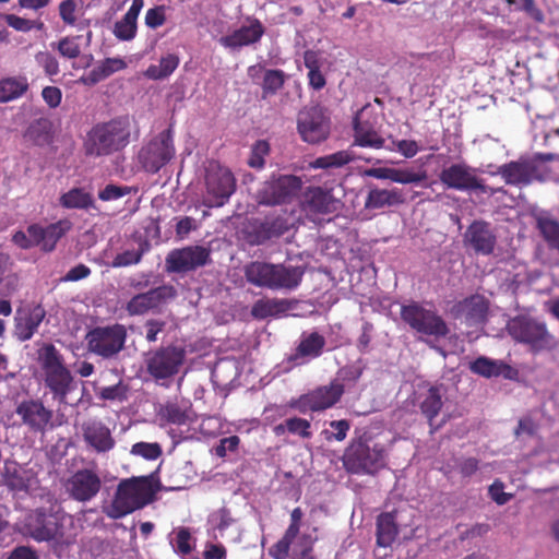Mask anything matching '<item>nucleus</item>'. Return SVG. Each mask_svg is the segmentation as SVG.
Instances as JSON below:
<instances>
[{
    "mask_svg": "<svg viewBox=\"0 0 559 559\" xmlns=\"http://www.w3.org/2000/svg\"><path fill=\"white\" fill-rule=\"evenodd\" d=\"M160 420L173 425H186L192 419L191 404L185 400H171L163 404L157 413Z\"/></svg>",
    "mask_w": 559,
    "mask_h": 559,
    "instance_id": "obj_27",
    "label": "nucleus"
},
{
    "mask_svg": "<svg viewBox=\"0 0 559 559\" xmlns=\"http://www.w3.org/2000/svg\"><path fill=\"white\" fill-rule=\"evenodd\" d=\"M542 159H544L543 155L521 156L516 160L501 165L497 174L510 186L520 187L528 186L534 181L543 182L547 179L549 170L540 163ZM545 159H549V156Z\"/></svg>",
    "mask_w": 559,
    "mask_h": 559,
    "instance_id": "obj_9",
    "label": "nucleus"
},
{
    "mask_svg": "<svg viewBox=\"0 0 559 559\" xmlns=\"http://www.w3.org/2000/svg\"><path fill=\"white\" fill-rule=\"evenodd\" d=\"M144 251L145 250L143 248H140L139 250H126L121 253H118L114 258V260L111 262V266L112 267H126V266L138 264L142 260Z\"/></svg>",
    "mask_w": 559,
    "mask_h": 559,
    "instance_id": "obj_55",
    "label": "nucleus"
},
{
    "mask_svg": "<svg viewBox=\"0 0 559 559\" xmlns=\"http://www.w3.org/2000/svg\"><path fill=\"white\" fill-rule=\"evenodd\" d=\"M456 313L464 317L465 321L472 325L481 322L488 311V302L480 295H473L457 302L455 306Z\"/></svg>",
    "mask_w": 559,
    "mask_h": 559,
    "instance_id": "obj_29",
    "label": "nucleus"
},
{
    "mask_svg": "<svg viewBox=\"0 0 559 559\" xmlns=\"http://www.w3.org/2000/svg\"><path fill=\"white\" fill-rule=\"evenodd\" d=\"M126 66V62L120 58H106L90 71L87 80L90 83L96 84L110 76L112 73L124 69Z\"/></svg>",
    "mask_w": 559,
    "mask_h": 559,
    "instance_id": "obj_45",
    "label": "nucleus"
},
{
    "mask_svg": "<svg viewBox=\"0 0 559 559\" xmlns=\"http://www.w3.org/2000/svg\"><path fill=\"white\" fill-rule=\"evenodd\" d=\"M289 228L290 223L283 215L266 217L264 221L251 225L247 239L250 245H263L272 238L283 236Z\"/></svg>",
    "mask_w": 559,
    "mask_h": 559,
    "instance_id": "obj_22",
    "label": "nucleus"
},
{
    "mask_svg": "<svg viewBox=\"0 0 559 559\" xmlns=\"http://www.w3.org/2000/svg\"><path fill=\"white\" fill-rule=\"evenodd\" d=\"M179 61L177 55L168 53L160 58L159 64H151L145 71V76L151 80H163L178 68Z\"/></svg>",
    "mask_w": 559,
    "mask_h": 559,
    "instance_id": "obj_46",
    "label": "nucleus"
},
{
    "mask_svg": "<svg viewBox=\"0 0 559 559\" xmlns=\"http://www.w3.org/2000/svg\"><path fill=\"white\" fill-rule=\"evenodd\" d=\"M2 477L8 488L16 492H27L35 488L38 483L33 468H28L13 459L4 461Z\"/></svg>",
    "mask_w": 559,
    "mask_h": 559,
    "instance_id": "obj_21",
    "label": "nucleus"
},
{
    "mask_svg": "<svg viewBox=\"0 0 559 559\" xmlns=\"http://www.w3.org/2000/svg\"><path fill=\"white\" fill-rule=\"evenodd\" d=\"M76 3L74 0H64L59 4V15L64 24L73 26L75 17Z\"/></svg>",
    "mask_w": 559,
    "mask_h": 559,
    "instance_id": "obj_62",
    "label": "nucleus"
},
{
    "mask_svg": "<svg viewBox=\"0 0 559 559\" xmlns=\"http://www.w3.org/2000/svg\"><path fill=\"white\" fill-rule=\"evenodd\" d=\"M58 50L61 56L75 59L81 53L80 45L76 43L75 38L64 37L60 39L58 44Z\"/></svg>",
    "mask_w": 559,
    "mask_h": 559,
    "instance_id": "obj_60",
    "label": "nucleus"
},
{
    "mask_svg": "<svg viewBox=\"0 0 559 559\" xmlns=\"http://www.w3.org/2000/svg\"><path fill=\"white\" fill-rule=\"evenodd\" d=\"M83 440L93 450L106 453L114 449L115 439L110 429L98 419H88L81 426Z\"/></svg>",
    "mask_w": 559,
    "mask_h": 559,
    "instance_id": "obj_23",
    "label": "nucleus"
},
{
    "mask_svg": "<svg viewBox=\"0 0 559 559\" xmlns=\"http://www.w3.org/2000/svg\"><path fill=\"white\" fill-rule=\"evenodd\" d=\"M72 228V223L64 218L45 227L44 251L50 252L57 242Z\"/></svg>",
    "mask_w": 559,
    "mask_h": 559,
    "instance_id": "obj_47",
    "label": "nucleus"
},
{
    "mask_svg": "<svg viewBox=\"0 0 559 559\" xmlns=\"http://www.w3.org/2000/svg\"><path fill=\"white\" fill-rule=\"evenodd\" d=\"M46 311L43 306L33 307L25 316L15 319V335L22 341H28L36 333L38 326L45 319Z\"/></svg>",
    "mask_w": 559,
    "mask_h": 559,
    "instance_id": "obj_31",
    "label": "nucleus"
},
{
    "mask_svg": "<svg viewBox=\"0 0 559 559\" xmlns=\"http://www.w3.org/2000/svg\"><path fill=\"white\" fill-rule=\"evenodd\" d=\"M442 388L438 385L430 386L425 394L420 396L419 409L421 414L427 418L429 426L437 429L439 426H435L433 420L442 409Z\"/></svg>",
    "mask_w": 559,
    "mask_h": 559,
    "instance_id": "obj_32",
    "label": "nucleus"
},
{
    "mask_svg": "<svg viewBox=\"0 0 559 559\" xmlns=\"http://www.w3.org/2000/svg\"><path fill=\"white\" fill-rule=\"evenodd\" d=\"M263 72L262 98L266 99L275 95L285 84L286 74L280 69L264 70L261 66H252L248 69L249 76L254 79Z\"/></svg>",
    "mask_w": 559,
    "mask_h": 559,
    "instance_id": "obj_28",
    "label": "nucleus"
},
{
    "mask_svg": "<svg viewBox=\"0 0 559 559\" xmlns=\"http://www.w3.org/2000/svg\"><path fill=\"white\" fill-rule=\"evenodd\" d=\"M439 179L448 189L479 191L481 193L495 192L485 185L484 179L477 176V169L464 162L444 167L439 175Z\"/></svg>",
    "mask_w": 559,
    "mask_h": 559,
    "instance_id": "obj_14",
    "label": "nucleus"
},
{
    "mask_svg": "<svg viewBox=\"0 0 559 559\" xmlns=\"http://www.w3.org/2000/svg\"><path fill=\"white\" fill-rule=\"evenodd\" d=\"M130 192L129 187H121L116 185H107L103 190L99 191L98 198L102 201L117 200Z\"/></svg>",
    "mask_w": 559,
    "mask_h": 559,
    "instance_id": "obj_63",
    "label": "nucleus"
},
{
    "mask_svg": "<svg viewBox=\"0 0 559 559\" xmlns=\"http://www.w3.org/2000/svg\"><path fill=\"white\" fill-rule=\"evenodd\" d=\"M316 542V536H312L309 533H302V535L298 538V542L295 543L290 559H318V557L313 554Z\"/></svg>",
    "mask_w": 559,
    "mask_h": 559,
    "instance_id": "obj_50",
    "label": "nucleus"
},
{
    "mask_svg": "<svg viewBox=\"0 0 559 559\" xmlns=\"http://www.w3.org/2000/svg\"><path fill=\"white\" fill-rule=\"evenodd\" d=\"M28 90L25 76H8L0 80V103H9L22 97Z\"/></svg>",
    "mask_w": 559,
    "mask_h": 559,
    "instance_id": "obj_39",
    "label": "nucleus"
},
{
    "mask_svg": "<svg viewBox=\"0 0 559 559\" xmlns=\"http://www.w3.org/2000/svg\"><path fill=\"white\" fill-rule=\"evenodd\" d=\"M236 190V178L231 170L217 162H211L205 169V195L203 205L221 207Z\"/></svg>",
    "mask_w": 559,
    "mask_h": 559,
    "instance_id": "obj_10",
    "label": "nucleus"
},
{
    "mask_svg": "<svg viewBox=\"0 0 559 559\" xmlns=\"http://www.w3.org/2000/svg\"><path fill=\"white\" fill-rule=\"evenodd\" d=\"M400 314L401 319L419 334L439 340L450 333L444 319L436 310L425 308L419 302L403 305Z\"/></svg>",
    "mask_w": 559,
    "mask_h": 559,
    "instance_id": "obj_8",
    "label": "nucleus"
},
{
    "mask_svg": "<svg viewBox=\"0 0 559 559\" xmlns=\"http://www.w3.org/2000/svg\"><path fill=\"white\" fill-rule=\"evenodd\" d=\"M102 488V479L94 471H76L66 483V491L79 502L91 501Z\"/></svg>",
    "mask_w": 559,
    "mask_h": 559,
    "instance_id": "obj_19",
    "label": "nucleus"
},
{
    "mask_svg": "<svg viewBox=\"0 0 559 559\" xmlns=\"http://www.w3.org/2000/svg\"><path fill=\"white\" fill-rule=\"evenodd\" d=\"M503 368H508V366L485 356L478 357L469 364V370L473 373L485 378L500 376Z\"/></svg>",
    "mask_w": 559,
    "mask_h": 559,
    "instance_id": "obj_48",
    "label": "nucleus"
},
{
    "mask_svg": "<svg viewBox=\"0 0 559 559\" xmlns=\"http://www.w3.org/2000/svg\"><path fill=\"white\" fill-rule=\"evenodd\" d=\"M38 362L44 372V382L59 404H67L73 389V377L64 364L62 354L51 343L43 344L38 350Z\"/></svg>",
    "mask_w": 559,
    "mask_h": 559,
    "instance_id": "obj_4",
    "label": "nucleus"
},
{
    "mask_svg": "<svg viewBox=\"0 0 559 559\" xmlns=\"http://www.w3.org/2000/svg\"><path fill=\"white\" fill-rule=\"evenodd\" d=\"M15 412L22 423L35 432L45 431L53 417V412L47 408L40 400L22 401Z\"/></svg>",
    "mask_w": 559,
    "mask_h": 559,
    "instance_id": "obj_20",
    "label": "nucleus"
},
{
    "mask_svg": "<svg viewBox=\"0 0 559 559\" xmlns=\"http://www.w3.org/2000/svg\"><path fill=\"white\" fill-rule=\"evenodd\" d=\"M539 430L538 421L531 415H524L518 421V426L514 429L515 438L520 439L523 437H535Z\"/></svg>",
    "mask_w": 559,
    "mask_h": 559,
    "instance_id": "obj_53",
    "label": "nucleus"
},
{
    "mask_svg": "<svg viewBox=\"0 0 559 559\" xmlns=\"http://www.w3.org/2000/svg\"><path fill=\"white\" fill-rule=\"evenodd\" d=\"M138 31V20L129 14H124L119 21L115 23L114 35L119 40H132Z\"/></svg>",
    "mask_w": 559,
    "mask_h": 559,
    "instance_id": "obj_49",
    "label": "nucleus"
},
{
    "mask_svg": "<svg viewBox=\"0 0 559 559\" xmlns=\"http://www.w3.org/2000/svg\"><path fill=\"white\" fill-rule=\"evenodd\" d=\"M166 322L160 319H148L144 323L145 340L148 343H155L158 340V334L164 331Z\"/></svg>",
    "mask_w": 559,
    "mask_h": 559,
    "instance_id": "obj_61",
    "label": "nucleus"
},
{
    "mask_svg": "<svg viewBox=\"0 0 559 559\" xmlns=\"http://www.w3.org/2000/svg\"><path fill=\"white\" fill-rule=\"evenodd\" d=\"M24 138L34 145L44 146L51 142V123L47 119L34 120L25 130Z\"/></svg>",
    "mask_w": 559,
    "mask_h": 559,
    "instance_id": "obj_40",
    "label": "nucleus"
},
{
    "mask_svg": "<svg viewBox=\"0 0 559 559\" xmlns=\"http://www.w3.org/2000/svg\"><path fill=\"white\" fill-rule=\"evenodd\" d=\"M302 181L295 175L272 176L258 191V202L274 206L290 203L301 190Z\"/></svg>",
    "mask_w": 559,
    "mask_h": 559,
    "instance_id": "obj_11",
    "label": "nucleus"
},
{
    "mask_svg": "<svg viewBox=\"0 0 559 559\" xmlns=\"http://www.w3.org/2000/svg\"><path fill=\"white\" fill-rule=\"evenodd\" d=\"M508 4H514L518 10L525 12L531 19L537 23H543L545 15L536 5L535 0H506Z\"/></svg>",
    "mask_w": 559,
    "mask_h": 559,
    "instance_id": "obj_54",
    "label": "nucleus"
},
{
    "mask_svg": "<svg viewBox=\"0 0 559 559\" xmlns=\"http://www.w3.org/2000/svg\"><path fill=\"white\" fill-rule=\"evenodd\" d=\"M463 242L466 248L473 249L476 254L490 255L497 246V236L490 223L475 219L466 228Z\"/></svg>",
    "mask_w": 559,
    "mask_h": 559,
    "instance_id": "obj_18",
    "label": "nucleus"
},
{
    "mask_svg": "<svg viewBox=\"0 0 559 559\" xmlns=\"http://www.w3.org/2000/svg\"><path fill=\"white\" fill-rule=\"evenodd\" d=\"M130 141L128 118H114L94 124L83 141L84 154L88 157L109 156L123 150Z\"/></svg>",
    "mask_w": 559,
    "mask_h": 559,
    "instance_id": "obj_3",
    "label": "nucleus"
},
{
    "mask_svg": "<svg viewBox=\"0 0 559 559\" xmlns=\"http://www.w3.org/2000/svg\"><path fill=\"white\" fill-rule=\"evenodd\" d=\"M127 337L126 326L114 323L91 329L85 335V341L90 353L103 359H112L124 348Z\"/></svg>",
    "mask_w": 559,
    "mask_h": 559,
    "instance_id": "obj_6",
    "label": "nucleus"
},
{
    "mask_svg": "<svg viewBox=\"0 0 559 559\" xmlns=\"http://www.w3.org/2000/svg\"><path fill=\"white\" fill-rule=\"evenodd\" d=\"M344 393V385L337 381L331 382L329 385L319 386L316 390L301 395L295 403L294 407L300 413L320 412L335 405Z\"/></svg>",
    "mask_w": 559,
    "mask_h": 559,
    "instance_id": "obj_17",
    "label": "nucleus"
},
{
    "mask_svg": "<svg viewBox=\"0 0 559 559\" xmlns=\"http://www.w3.org/2000/svg\"><path fill=\"white\" fill-rule=\"evenodd\" d=\"M393 147H388L390 151H397L405 158H413L421 150L415 140H393Z\"/></svg>",
    "mask_w": 559,
    "mask_h": 559,
    "instance_id": "obj_58",
    "label": "nucleus"
},
{
    "mask_svg": "<svg viewBox=\"0 0 559 559\" xmlns=\"http://www.w3.org/2000/svg\"><path fill=\"white\" fill-rule=\"evenodd\" d=\"M325 338L318 332L302 333L300 342L296 347L294 359L309 358L314 359L322 355Z\"/></svg>",
    "mask_w": 559,
    "mask_h": 559,
    "instance_id": "obj_35",
    "label": "nucleus"
},
{
    "mask_svg": "<svg viewBox=\"0 0 559 559\" xmlns=\"http://www.w3.org/2000/svg\"><path fill=\"white\" fill-rule=\"evenodd\" d=\"M175 152L173 130L168 128L142 147L139 159L146 171L156 174L170 162Z\"/></svg>",
    "mask_w": 559,
    "mask_h": 559,
    "instance_id": "obj_13",
    "label": "nucleus"
},
{
    "mask_svg": "<svg viewBox=\"0 0 559 559\" xmlns=\"http://www.w3.org/2000/svg\"><path fill=\"white\" fill-rule=\"evenodd\" d=\"M29 535L37 542H48L56 537L57 528L53 521L43 512L31 515L27 524Z\"/></svg>",
    "mask_w": 559,
    "mask_h": 559,
    "instance_id": "obj_34",
    "label": "nucleus"
},
{
    "mask_svg": "<svg viewBox=\"0 0 559 559\" xmlns=\"http://www.w3.org/2000/svg\"><path fill=\"white\" fill-rule=\"evenodd\" d=\"M270 146L266 141H258L251 151L250 157L248 159V165L251 168L261 169L263 168L265 162L264 157L269 154Z\"/></svg>",
    "mask_w": 559,
    "mask_h": 559,
    "instance_id": "obj_56",
    "label": "nucleus"
},
{
    "mask_svg": "<svg viewBox=\"0 0 559 559\" xmlns=\"http://www.w3.org/2000/svg\"><path fill=\"white\" fill-rule=\"evenodd\" d=\"M297 130L307 143L317 144L326 140L331 130L326 109L319 105L305 107L298 114Z\"/></svg>",
    "mask_w": 559,
    "mask_h": 559,
    "instance_id": "obj_12",
    "label": "nucleus"
},
{
    "mask_svg": "<svg viewBox=\"0 0 559 559\" xmlns=\"http://www.w3.org/2000/svg\"><path fill=\"white\" fill-rule=\"evenodd\" d=\"M273 430L274 433L278 437L284 436L286 432L299 436L301 438L311 437L310 421L299 417L287 418L283 423L276 425Z\"/></svg>",
    "mask_w": 559,
    "mask_h": 559,
    "instance_id": "obj_43",
    "label": "nucleus"
},
{
    "mask_svg": "<svg viewBox=\"0 0 559 559\" xmlns=\"http://www.w3.org/2000/svg\"><path fill=\"white\" fill-rule=\"evenodd\" d=\"M186 357L187 350L181 345L159 346L145 354V371L156 383H164L179 373Z\"/></svg>",
    "mask_w": 559,
    "mask_h": 559,
    "instance_id": "obj_5",
    "label": "nucleus"
},
{
    "mask_svg": "<svg viewBox=\"0 0 559 559\" xmlns=\"http://www.w3.org/2000/svg\"><path fill=\"white\" fill-rule=\"evenodd\" d=\"M304 516L302 510L297 507L290 513V523L284 532L281 539L269 548V556L273 559H288L292 545L298 542L302 535L299 534L301 520Z\"/></svg>",
    "mask_w": 559,
    "mask_h": 559,
    "instance_id": "obj_24",
    "label": "nucleus"
},
{
    "mask_svg": "<svg viewBox=\"0 0 559 559\" xmlns=\"http://www.w3.org/2000/svg\"><path fill=\"white\" fill-rule=\"evenodd\" d=\"M35 60L48 76H55L60 71L57 58L49 51H39L35 56Z\"/></svg>",
    "mask_w": 559,
    "mask_h": 559,
    "instance_id": "obj_57",
    "label": "nucleus"
},
{
    "mask_svg": "<svg viewBox=\"0 0 559 559\" xmlns=\"http://www.w3.org/2000/svg\"><path fill=\"white\" fill-rule=\"evenodd\" d=\"M306 269L302 265H286L252 261L245 269L247 282L255 287L271 290H295L302 282Z\"/></svg>",
    "mask_w": 559,
    "mask_h": 559,
    "instance_id": "obj_2",
    "label": "nucleus"
},
{
    "mask_svg": "<svg viewBox=\"0 0 559 559\" xmlns=\"http://www.w3.org/2000/svg\"><path fill=\"white\" fill-rule=\"evenodd\" d=\"M41 96L45 103L50 108H56L60 105L62 99V93L59 87L56 86H46L41 91Z\"/></svg>",
    "mask_w": 559,
    "mask_h": 559,
    "instance_id": "obj_64",
    "label": "nucleus"
},
{
    "mask_svg": "<svg viewBox=\"0 0 559 559\" xmlns=\"http://www.w3.org/2000/svg\"><path fill=\"white\" fill-rule=\"evenodd\" d=\"M129 388L122 381L109 386H104L97 393L100 400L123 402L128 399Z\"/></svg>",
    "mask_w": 559,
    "mask_h": 559,
    "instance_id": "obj_51",
    "label": "nucleus"
},
{
    "mask_svg": "<svg viewBox=\"0 0 559 559\" xmlns=\"http://www.w3.org/2000/svg\"><path fill=\"white\" fill-rule=\"evenodd\" d=\"M211 261L210 249L203 246H188L171 250L166 257V269L173 273H185L204 266Z\"/></svg>",
    "mask_w": 559,
    "mask_h": 559,
    "instance_id": "obj_16",
    "label": "nucleus"
},
{
    "mask_svg": "<svg viewBox=\"0 0 559 559\" xmlns=\"http://www.w3.org/2000/svg\"><path fill=\"white\" fill-rule=\"evenodd\" d=\"M507 331L515 342L527 345L534 353L549 348L552 341L546 323L530 316H516L510 319Z\"/></svg>",
    "mask_w": 559,
    "mask_h": 559,
    "instance_id": "obj_7",
    "label": "nucleus"
},
{
    "mask_svg": "<svg viewBox=\"0 0 559 559\" xmlns=\"http://www.w3.org/2000/svg\"><path fill=\"white\" fill-rule=\"evenodd\" d=\"M356 158L354 152L350 150H343L333 154L317 157L310 163V167L313 169H331L341 168Z\"/></svg>",
    "mask_w": 559,
    "mask_h": 559,
    "instance_id": "obj_41",
    "label": "nucleus"
},
{
    "mask_svg": "<svg viewBox=\"0 0 559 559\" xmlns=\"http://www.w3.org/2000/svg\"><path fill=\"white\" fill-rule=\"evenodd\" d=\"M405 202L404 194L400 189H371L365 201L366 209H381L385 205H399Z\"/></svg>",
    "mask_w": 559,
    "mask_h": 559,
    "instance_id": "obj_36",
    "label": "nucleus"
},
{
    "mask_svg": "<svg viewBox=\"0 0 559 559\" xmlns=\"http://www.w3.org/2000/svg\"><path fill=\"white\" fill-rule=\"evenodd\" d=\"M354 145L360 147L382 148L385 140L369 123H362L356 117L353 121Z\"/></svg>",
    "mask_w": 559,
    "mask_h": 559,
    "instance_id": "obj_33",
    "label": "nucleus"
},
{
    "mask_svg": "<svg viewBox=\"0 0 559 559\" xmlns=\"http://www.w3.org/2000/svg\"><path fill=\"white\" fill-rule=\"evenodd\" d=\"M399 526L395 512H382L376 520V543L377 546L388 548L393 545L397 535Z\"/></svg>",
    "mask_w": 559,
    "mask_h": 559,
    "instance_id": "obj_30",
    "label": "nucleus"
},
{
    "mask_svg": "<svg viewBox=\"0 0 559 559\" xmlns=\"http://www.w3.org/2000/svg\"><path fill=\"white\" fill-rule=\"evenodd\" d=\"M287 310V304L285 300L281 299H259L257 300L252 308L251 314L253 318L262 320L269 317H276L281 313H284Z\"/></svg>",
    "mask_w": 559,
    "mask_h": 559,
    "instance_id": "obj_42",
    "label": "nucleus"
},
{
    "mask_svg": "<svg viewBox=\"0 0 559 559\" xmlns=\"http://www.w3.org/2000/svg\"><path fill=\"white\" fill-rule=\"evenodd\" d=\"M302 207L312 214H330L336 210L332 193L322 187H309L305 191Z\"/></svg>",
    "mask_w": 559,
    "mask_h": 559,
    "instance_id": "obj_26",
    "label": "nucleus"
},
{
    "mask_svg": "<svg viewBox=\"0 0 559 559\" xmlns=\"http://www.w3.org/2000/svg\"><path fill=\"white\" fill-rule=\"evenodd\" d=\"M383 456H342L343 466L350 474H374L383 466Z\"/></svg>",
    "mask_w": 559,
    "mask_h": 559,
    "instance_id": "obj_37",
    "label": "nucleus"
},
{
    "mask_svg": "<svg viewBox=\"0 0 559 559\" xmlns=\"http://www.w3.org/2000/svg\"><path fill=\"white\" fill-rule=\"evenodd\" d=\"M158 490L159 484L154 481L152 475L122 479L104 512L111 520L122 519L154 502Z\"/></svg>",
    "mask_w": 559,
    "mask_h": 559,
    "instance_id": "obj_1",
    "label": "nucleus"
},
{
    "mask_svg": "<svg viewBox=\"0 0 559 559\" xmlns=\"http://www.w3.org/2000/svg\"><path fill=\"white\" fill-rule=\"evenodd\" d=\"M59 204L68 210H90L95 206V201L83 188H72L60 195Z\"/></svg>",
    "mask_w": 559,
    "mask_h": 559,
    "instance_id": "obj_38",
    "label": "nucleus"
},
{
    "mask_svg": "<svg viewBox=\"0 0 559 559\" xmlns=\"http://www.w3.org/2000/svg\"><path fill=\"white\" fill-rule=\"evenodd\" d=\"M176 296L177 290L173 285H160L132 296L124 309L131 317L159 313L162 308Z\"/></svg>",
    "mask_w": 559,
    "mask_h": 559,
    "instance_id": "obj_15",
    "label": "nucleus"
},
{
    "mask_svg": "<svg viewBox=\"0 0 559 559\" xmlns=\"http://www.w3.org/2000/svg\"><path fill=\"white\" fill-rule=\"evenodd\" d=\"M145 25L148 28L156 29L166 22L165 7L156 5L146 11L144 17Z\"/></svg>",
    "mask_w": 559,
    "mask_h": 559,
    "instance_id": "obj_59",
    "label": "nucleus"
},
{
    "mask_svg": "<svg viewBox=\"0 0 559 559\" xmlns=\"http://www.w3.org/2000/svg\"><path fill=\"white\" fill-rule=\"evenodd\" d=\"M264 32L262 23L258 19H252L249 25H242L233 33L221 37L219 43L225 48L237 49L260 41Z\"/></svg>",
    "mask_w": 559,
    "mask_h": 559,
    "instance_id": "obj_25",
    "label": "nucleus"
},
{
    "mask_svg": "<svg viewBox=\"0 0 559 559\" xmlns=\"http://www.w3.org/2000/svg\"><path fill=\"white\" fill-rule=\"evenodd\" d=\"M536 226L548 248L559 253V222L542 216L537 218Z\"/></svg>",
    "mask_w": 559,
    "mask_h": 559,
    "instance_id": "obj_44",
    "label": "nucleus"
},
{
    "mask_svg": "<svg viewBox=\"0 0 559 559\" xmlns=\"http://www.w3.org/2000/svg\"><path fill=\"white\" fill-rule=\"evenodd\" d=\"M426 170L415 171L412 168H394V178L393 182L408 185V183H419L427 179Z\"/></svg>",
    "mask_w": 559,
    "mask_h": 559,
    "instance_id": "obj_52",
    "label": "nucleus"
}]
</instances>
